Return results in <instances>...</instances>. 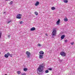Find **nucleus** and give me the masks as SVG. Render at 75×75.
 <instances>
[{"instance_id": "obj_22", "label": "nucleus", "mask_w": 75, "mask_h": 75, "mask_svg": "<svg viewBox=\"0 0 75 75\" xmlns=\"http://www.w3.org/2000/svg\"><path fill=\"white\" fill-rule=\"evenodd\" d=\"M74 42H72L71 43V45H74Z\"/></svg>"}, {"instance_id": "obj_21", "label": "nucleus", "mask_w": 75, "mask_h": 75, "mask_svg": "<svg viewBox=\"0 0 75 75\" xmlns=\"http://www.w3.org/2000/svg\"><path fill=\"white\" fill-rule=\"evenodd\" d=\"M41 46V44H39L38 45V47H40Z\"/></svg>"}, {"instance_id": "obj_24", "label": "nucleus", "mask_w": 75, "mask_h": 75, "mask_svg": "<svg viewBox=\"0 0 75 75\" xmlns=\"http://www.w3.org/2000/svg\"><path fill=\"white\" fill-rule=\"evenodd\" d=\"M11 21H8V24L10 23V22H11Z\"/></svg>"}, {"instance_id": "obj_32", "label": "nucleus", "mask_w": 75, "mask_h": 75, "mask_svg": "<svg viewBox=\"0 0 75 75\" xmlns=\"http://www.w3.org/2000/svg\"><path fill=\"white\" fill-rule=\"evenodd\" d=\"M6 1H7L8 0H5Z\"/></svg>"}, {"instance_id": "obj_18", "label": "nucleus", "mask_w": 75, "mask_h": 75, "mask_svg": "<svg viewBox=\"0 0 75 75\" xmlns=\"http://www.w3.org/2000/svg\"><path fill=\"white\" fill-rule=\"evenodd\" d=\"M45 73H48L49 72V71L48 70H47L45 71Z\"/></svg>"}, {"instance_id": "obj_26", "label": "nucleus", "mask_w": 75, "mask_h": 75, "mask_svg": "<svg viewBox=\"0 0 75 75\" xmlns=\"http://www.w3.org/2000/svg\"><path fill=\"white\" fill-rule=\"evenodd\" d=\"M22 75H26V74L25 73H24L22 74Z\"/></svg>"}, {"instance_id": "obj_29", "label": "nucleus", "mask_w": 75, "mask_h": 75, "mask_svg": "<svg viewBox=\"0 0 75 75\" xmlns=\"http://www.w3.org/2000/svg\"><path fill=\"white\" fill-rule=\"evenodd\" d=\"M45 35H46V36H48V35L46 33L45 34Z\"/></svg>"}, {"instance_id": "obj_25", "label": "nucleus", "mask_w": 75, "mask_h": 75, "mask_svg": "<svg viewBox=\"0 0 75 75\" xmlns=\"http://www.w3.org/2000/svg\"><path fill=\"white\" fill-rule=\"evenodd\" d=\"M1 33H0V38H1Z\"/></svg>"}, {"instance_id": "obj_4", "label": "nucleus", "mask_w": 75, "mask_h": 75, "mask_svg": "<svg viewBox=\"0 0 75 75\" xmlns=\"http://www.w3.org/2000/svg\"><path fill=\"white\" fill-rule=\"evenodd\" d=\"M26 54L27 55V57L30 58V53L28 51H27L26 52Z\"/></svg>"}, {"instance_id": "obj_17", "label": "nucleus", "mask_w": 75, "mask_h": 75, "mask_svg": "<svg viewBox=\"0 0 75 75\" xmlns=\"http://www.w3.org/2000/svg\"><path fill=\"white\" fill-rule=\"evenodd\" d=\"M13 1H11L10 3H9V4L10 5L13 4Z\"/></svg>"}, {"instance_id": "obj_10", "label": "nucleus", "mask_w": 75, "mask_h": 75, "mask_svg": "<svg viewBox=\"0 0 75 75\" xmlns=\"http://www.w3.org/2000/svg\"><path fill=\"white\" fill-rule=\"evenodd\" d=\"M35 30V28L34 27L30 29V31H34Z\"/></svg>"}, {"instance_id": "obj_28", "label": "nucleus", "mask_w": 75, "mask_h": 75, "mask_svg": "<svg viewBox=\"0 0 75 75\" xmlns=\"http://www.w3.org/2000/svg\"><path fill=\"white\" fill-rule=\"evenodd\" d=\"M20 24H23V22L22 21L20 22Z\"/></svg>"}, {"instance_id": "obj_5", "label": "nucleus", "mask_w": 75, "mask_h": 75, "mask_svg": "<svg viewBox=\"0 0 75 75\" xmlns=\"http://www.w3.org/2000/svg\"><path fill=\"white\" fill-rule=\"evenodd\" d=\"M8 56H10V53H8L6 54H5L4 55L5 58H8Z\"/></svg>"}, {"instance_id": "obj_12", "label": "nucleus", "mask_w": 75, "mask_h": 75, "mask_svg": "<svg viewBox=\"0 0 75 75\" xmlns=\"http://www.w3.org/2000/svg\"><path fill=\"white\" fill-rule=\"evenodd\" d=\"M64 38H65V35H62L61 37V38L62 40L64 39Z\"/></svg>"}, {"instance_id": "obj_9", "label": "nucleus", "mask_w": 75, "mask_h": 75, "mask_svg": "<svg viewBox=\"0 0 75 75\" xmlns=\"http://www.w3.org/2000/svg\"><path fill=\"white\" fill-rule=\"evenodd\" d=\"M59 23H60V19H59L57 21L56 24H57V25H59Z\"/></svg>"}, {"instance_id": "obj_3", "label": "nucleus", "mask_w": 75, "mask_h": 75, "mask_svg": "<svg viewBox=\"0 0 75 75\" xmlns=\"http://www.w3.org/2000/svg\"><path fill=\"white\" fill-rule=\"evenodd\" d=\"M60 54L62 56H63V57H65L66 56V53L64 52H62L60 53Z\"/></svg>"}, {"instance_id": "obj_30", "label": "nucleus", "mask_w": 75, "mask_h": 75, "mask_svg": "<svg viewBox=\"0 0 75 75\" xmlns=\"http://www.w3.org/2000/svg\"><path fill=\"white\" fill-rule=\"evenodd\" d=\"M10 56L11 57H12V56H11V55H10Z\"/></svg>"}, {"instance_id": "obj_1", "label": "nucleus", "mask_w": 75, "mask_h": 75, "mask_svg": "<svg viewBox=\"0 0 75 75\" xmlns=\"http://www.w3.org/2000/svg\"><path fill=\"white\" fill-rule=\"evenodd\" d=\"M44 66V63L41 64L39 66L38 68L37 69V71H38L40 72H41L43 71V68Z\"/></svg>"}, {"instance_id": "obj_35", "label": "nucleus", "mask_w": 75, "mask_h": 75, "mask_svg": "<svg viewBox=\"0 0 75 75\" xmlns=\"http://www.w3.org/2000/svg\"><path fill=\"white\" fill-rule=\"evenodd\" d=\"M5 75H7L6 74H5Z\"/></svg>"}, {"instance_id": "obj_19", "label": "nucleus", "mask_w": 75, "mask_h": 75, "mask_svg": "<svg viewBox=\"0 0 75 75\" xmlns=\"http://www.w3.org/2000/svg\"><path fill=\"white\" fill-rule=\"evenodd\" d=\"M27 70V68H24V71H26Z\"/></svg>"}, {"instance_id": "obj_27", "label": "nucleus", "mask_w": 75, "mask_h": 75, "mask_svg": "<svg viewBox=\"0 0 75 75\" xmlns=\"http://www.w3.org/2000/svg\"><path fill=\"white\" fill-rule=\"evenodd\" d=\"M48 70H50V71H51L52 70V69L51 68H49L48 69Z\"/></svg>"}, {"instance_id": "obj_33", "label": "nucleus", "mask_w": 75, "mask_h": 75, "mask_svg": "<svg viewBox=\"0 0 75 75\" xmlns=\"http://www.w3.org/2000/svg\"><path fill=\"white\" fill-rule=\"evenodd\" d=\"M1 54V52H0V54Z\"/></svg>"}, {"instance_id": "obj_2", "label": "nucleus", "mask_w": 75, "mask_h": 75, "mask_svg": "<svg viewBox=\"0 0 75 75\" xmlns=\"http://www.w3.org/2000/svg\"><path fill=\"white\" fill-rule=\"evenodd\" d=\"M57 34V30L55 28L53 29V31L52 33V36H55Z\"/></svg>"}, {"instance_id": "obj_11", "label": "nucleus", "mask_w": 75, "mask_h": 75, "mask_svg": "<svg viewBox=\"0 0 75 75\" xmlns=\"http://www.w3.org/2000/svg\"><path fill=\"white\" fill-rule=\"evenodd\" d=\"M39 2L38 1H37L36 3L35 4V6H37L38 5H39Z\"/></svg>"}, {"instance_id": "obj_8", "label": "nucleus", "mask_w": 75, "mask_h": 75, "mask_svg": "<svg viewBox=\"0 0 75 75\" xmlns=\"http://www.w3.org/2000/svg\"><path fill=\"white\" fill-rule=\"evenodd\" d=\"M43 56H44L43 55L39 54V58L40 59H42L43 58Z\"/></svg>"}, {"instance_id": "obj_6", "label": "nucleus", "mask_w": 75, "mask_h": 75, "mask_svg": "<svg viewBox=\"0 0 75 75\" xmlns=\"http://www.w3.org/2000/svg\"><path fill=\"white\" fill-rule=\"evenodd\" d=\"M21 15L20 14H19L18 15L16 16L17 18H18V19H20L21 18Z\"/></svg>"}, {"instance_id": "obj_31", "label": "nucleus", "mask_w": 75, "mask_h": 75, "mask_svg": "<svg viewBox=\"0 0 75 75\" xmlns=\"http://www.w3.org/2000/svg\"><path fill=\"white\" fill-rule=\"evenodd\" d=\"M64 19H67V18H64Z\"/></svg>"}, {"instance_id": "obj_20", "label": "nucleus", "mask_w": 75, "mask_h": 75, "mask_svg": "<svg viewBox=\"0 0 75 75\" xmlns=\"http://www.w3.org/2000/svg\"><path fill=\"white\" fill-rule=\"evenodd\" d=\"M64 21H68V19H64Z\"/></svg>"}, {"instance_id": "obj_34", "label": "nucleus", "mask_w": 75, "mask_h": 75, "mask_svg": "<svg viewBox=\"0 0 75 75\" xmlns=\"http://www.w3.org/2000/svg\"><path fill=\"white\" fill-rule=\"evenodd\" d=\"M8 37H9V36H8Z\"/></svg>"}, {"instance_id": "obj_15", "label": "nucleus", "mask_w": 75, "mask_h": 75, "mask_svg": "<svg viewBox=\"0 0 75 75\" xmlns=\"http://www.w3.org/2000/svg\"><path fill=\"white\" fill-rule=\"evenodd\" d=\"M63 1H64V3H67V2H68V1L67 0H64Z\"/></svg>"}, {"instance_id": "obj_13", "label": "nucleus", "mask_w": 75, "mask_h": 75, "mask_svg": "<svg viewBox=\"0 0 75 75\" xmlns=\"http://www.w3.org/2000/svg\"><path fill=\"white\" fill-rule=\"evenodd\" d=\"M51 10H55V7H51Z\"/></svg>"}, {"instance_id": "obj_16", "label": "nucleus", "mask_w": 75, "mask_h": 75, "mask_svg": "<svg viewBox=\"0 0 75 75\" xmlns=\"http://www.w3.org/2000/svg\"><path fill=\"white\" fill-rule=\"evenodd\" d=\"M35 14L36 16H38V12H35Z\"/></svg>"}, {"instance_id": "obj_23", "label": "nucleus", "mask_w": 75, "mask_h": 75, "mask_svg": "<svg viewBox=\"0 0 75 75\" xmlns=\"http://www.w3.org/2000/svg\"><path fill=\"white\" fill-rule=\"evenodd\" d=\"M65 42H68V40H65Z\"/></svg>"}, {"instance_id": "obj_7", "label": "nucleus", "mask_w": 75, "mask_h": 75, "mask_svg": "<svg viewBox=\"0 0 75 75\" xmlns=\"http://www.w3.org/2000/svg\"><path fill=\"white\" fill-rule=\"evenodd\" d=\"M44 52L43 51H41L39 52V54L40 55H44Z\"/></svg>"}, {"instance_id": "obj_14", "label": "nucleus", "mask_w": 75, "mask_h": 75, "mask_svg": "<svg viewBox=\"0 0 75 75\" xmlns=\"http://www.w3.org/2000/svg\"><path fill=\"white\" fill-rule=\"evenodd\" d=\"M17 74L19 75L21 74V71H17Z\"/></svg>"}]
</instances>
